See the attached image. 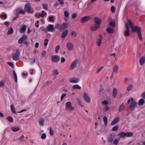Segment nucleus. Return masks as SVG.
<instances>
[{"label": "nucleus", "instance_id": "f257e3e1", "mask_svg": "<svg viewBox=\"0 0 145 145\" xmlns=\"http://www.w3.org/2000/svg\"><path fill=\"white\" fill-rule=\"evenodd\" d=\"M127 103L128 104H130L129 108L131 111H133L135 109L137 105L136 102L133 99L131 98L128 100Z\"/></svg>", "mask_w": 145, "mask_h": 145}, {"label": "nucleus", "instance_id": "f03ea898", "mask_svg": "<svg viewBox=\"0 0 145 145\" xmlns=\"http://www.w3.org/2000/svg\"><path fill=\"white\" fill-rule=\"evenodd\" d=\"M118 136L121 138H123L126 137H130L133 136V134L131 132H121L119 133Z\"/></svg>", "mask_w": 145, "mask_h": 145}, {"label": "nucleus", "instance_id": "7ed1b4c3", "mask_svg": "<svg viewBox=\"0 0 145 145\" xmlns=\"http://www.w3.org/2000/svg\"><path fill=\"white\" fill-rule=\"evenodd\" d=\"M42 30L46 33L48 31L54 32L55 31V28L53 25L50 24L48 25L46 28L42 29Z\"/></svg>", "mask_w": 145, "mask_h": 145}, {"label": "nucleus", "instance_id": "20e7f679", "mask_svg": "<svg viewBox=\"0 0 145 145\" xmlns=\"http://www.w3.org/2000/svg\"><path fill=\"white\" fill-rule=\"evenodd\" d=\"M65 109L67 111H72L74 110V108L72 105L70 101L67 102L65 104Z\"/></svg>", "mask_w": 145, "mask_h": 145}, {"label": "nucleus", "instance_id": "39448f33", "mask_svg": "<svg viewBox=\"0 0 145 145\" xmlns=\"http://www.w3.org/2000/svg\"><path fill=\"white\" fill-rule=\"evenodd\" d=\"M16 52L12 56V58L13 60L16 61H17L19 59V56L20 54L19 50L17 49L16 50Z\"/></svg>", "mask_w": 145, "mask_h": 145}, {"label": "nucleus", "instance_id": "423d86ee", "mask_svg": "<svg viewBox=\"0 0 145 145\" xmlns=\"http://www.w3.org/2000/svg\"><path fill=\"white\" fill-rule=\"evenodd\" d=\"M14 13L16 16H18L20 14H24L25 12L24 10L22 9L21 8H18L15 10Z\"/></svg>", "mask_w": 145, "mask_h": 145}, {"label": "nucleus", "instance_id": "0eeeda50", "mask_svg": "<svg viewBox=\"0 0 145 145\" xmlns=\"http://www.w3.org/2000/svg\"><path fill=\"white\" fill-rule=\"evenodd\" d=\"M123 34L125 37H128L130 35L129 29L127 23H126V29L124 32Z\"/></svg>", "mask_w": 145, "mask_h": 145}, {"label": "nucleus", "instance_id": "6e6552de", "mask_svg": "<svg viewBox=\"0 0 145 145\" xmlns=\"http://www.w3.org/2000/svg\"><path fill=\"white\" fill-rule=\"evenodd\" d=\"M83 97L84 99L87 103H89L90 102L91 99L88 93H85L83 95Z\"/></svg>", "mask_w": 145, "mask_h": 145}, {"label": "nucleus", "instance_id": "1a4fd4ad", "mask_svg": "<svg viewBox=\"0 0 145 145\" xmlns=\"http://www.w3.org/2000/svg\"><path fill=\"white\" fill-rule=\"evenodd\" d=\"M116 136V134L114 133H111L108 137V140L110 142L113 141V140Z\"/></svg>", "mask_w": 145, "mask_h": 145}, {"label": "nucleus", "instance_id": "9d476101", "mask_svg": "<svg viewBox=\"0 0 145 145\" xmlns=\"http://www.w3.org/2000/svg\"><path fill=\"white\" fill-rule=\"evenodd\" d=\"M66 46L68 50L70 51H72L74 49V45L70 42H68L67 43Z\"/></svg>", "mask_w": 145, "mask_h": 145}, {"label": "nucleus", "instance_id": "9b49d317", "mask_svg": "<svg viewBox=\"0 0 145 145\" xmlns=\"http://www.w3.org/2000/svg\"><path fill=\"white\" fill-rule=\"evenodd\" d=\"M90 17L88 16H86L82 18L80 20V22L82 23H84L88 21L90 19Z\"/></svg>", "mask_w": 145, "mask_h": 145}, {"label": "nucleus", "instance_id": "f8f14e48", "mask_svg": "<svg viewBox=\"0 0 145 145\" xmlns=\"http://www.w3.org/2000/svg\"><path fill=\"white\" fill-rule=\"evenodd\" d=\"M80 79L78 78L73 77L69 79V81L70 82L74 83H76L78 82Z\"/></svg>", "mask_w": 145, "mask_h": 145}, {"label": "nucleus", "instance_id": "ddd939ff", "mask_svg": "<svg viewBox=\"0 0 145 145\" xmlns=\"http://www.w3.org/2000/svg\"><path fill=\"white\" fill-rule=\"evenodd\" d=\"M131 28L132 31L133 32H137L138 33L139 32L141 31L140 27H138L137 26H133Z\"/></svg>", "mask_w": 145, "mask_h": 145}, {"label": "nucleus", "instance_id": "4468645a", "mask_svg": "<svg viewBox=\"0 0 145 145\" xmlns=\"http://www.w3.org/2000/svg\"><path fill=\"white\" fill-rule=\"evenodd\" d=\"M27 36L26 35H24L22 36L18 41V43L19 44L22 43L24 41L27 40Z\"/></svg>", "mask_w": 145, "mask_h": 145}, {"label": "nucleus", "instance_id": "2eb2a0df", "mask_svg": "<svg viewBox=\"0 0 145 145\" xmlns=\"http://www.w3.org/2000/svg\"><path fill=\"white\" fill-rule=\"evenodd\" d=\"M78 62L77 59H76L71 64L70 69L71 70L73 69L76 67Z\"/></svg>", "mask_w": 145, "mask_h": 145}, {"label": "nucleus", "instance_id": "dca6fc26", "mask_svg": "<svg viewBox=\"0 0 145 145\" xmlns=\"http://www.w3.org/2000/svg\"><path fill=\"white\" fill-rule=\"evenodd\" d=\"M60 57L56 55L52 56L51 57V60L54 62H58L60 59Z\"/></svg>", "mask_w": 145, "mask_h": 145}, {"label": "nucleus", "instance_id": "f3484780", "mask_svg": "<svg viewBox=\"0 0 145 145\" xmlns=\"http://www.w3.org/2000/svg\"><path fill=\"white\" fill-rule=\"evenodd\" d=\"M99 26L95 24L92 25L90 27V30L92 31H96L99 27Z\"/></svg>", "mask_w": 145, "mask_h": 145}, {"label": "nucleus", "instance_id": "a211bd4d", "mask_svg": "<svg viewBox=\"0 0 145 145\" xmlns=\"http://www.w3.org/2000/svg\"><path fill=\"white\" fill-rule=\"evenodd\" d=\"M31 9V7L30 3H27L26 4L25 6V11L29 13L30 12Z\"/></svg>", "mask_w": 145, "mask_h": 145}, {"label": "nucleus", "instance_id": "6ab92c4d", "mask_svg": "<svg viewBox=\"0 0 145 145\" xmlns=\"http://www.w3.org/2000/svg\"><path fill=\"white\" fill-rule=\"evenodd\" d=\"M46 13L43 10L42 12V14H35V16L38 18H39L40 17H43L44 15H46Z\"/></svg>", "mask_w": 145, "mask_h": 145}, {"label": "nucleus", "instance_id": "aec40b11", "mask_svg": "<svg viewBox=\"0 0 145 145\" xmlns=\"http://www.w3.org/2000/svg\"><path fill=\"white\" fill-rule=\"evenodd\" d=\"M139 62L140 65H142L145 63V56H143L141 57L139 59Z\"/></svg>", "mask_w": 145, "mask_h": 145}, {"label": "nucleus", "instance_id": "412c9836", "mask_svg": "<svg viewBox=\"0 0 145 145\" xmlns=\"http://www.w3.org/2000/svg\"><path fill=\"white\" fill-rule=\"evenodd\" d=\"M120 120V118L119 117H117L114 120H113L111 123V125H114L115 124L118 123Z\"/></svg>", "mask_w": 145, "mask_h": 145}, {"label": "nucleus", "instance_id": "4be33fe9", "mask_svg": "<svg viewBox=\"0 0 145 145\" xmlns=\"http://www.w3.org/2000/svg\"><path fill=\"white\" fill-rule=\"evenodd\" d=\"M111 99H109L108 101L104 100L102 102V104L103 105H107L109 104L111 105Z\"/></svg>", "mask_w": 145, "mask_h": 145}, {"label": "nucleus", "instance_id": "5701e85b", "mask_svg": "<svg viewBox=\"0 0 145 145\" xmlns=\"http://www.w3.org/2000/svg\"><path fill=\"white\" fill-rule=\"evenodd\" d=\"M64 14L65 17L64 18V20L65 21L67 22L69 18V12L67 11H65L64 12Z\"/></svg>", "mask_w": 145, "mask_h": 145}, {"label": "nucleus", "instance_id": "b1692460", "mask_svg": "<svg viewBox=\"0 0 145 145\" xmlns=\"http://www.w3.org/2000/svg\"><path fill=\"white\" fill-rule=\"evenodd\" d=\"M90 9L89 6L88 4H86L83 8V11L85 12L89 10Z\"/></svg>", "mask_w": 145, "mask_h": 145}, {"label": "nucleus", "instance_id": "393cba45", "mask_svg": "<svg viewBox=\"0 0 145 145\" xmlns=\"http://www.w3.org/2000/svg\"><path fill=\"white\" fill-rule=\"evenodd\" d=\"M68 25L67 23H63L60 26V29L64 30L67 28Z\"/></svg>", "mask_w": 145, "mask_h": 145}, {"label": "nucleus", "instance_id": "a878e982", "mask_svg": "<svg viewBox=\"0 0 145 145\" xmlns=\"http://www.w3.org/2000/svg\"><path fill=\"white\" fill-rule=\"evenodd\" d=\"M119 69V67L118 65H115L113 69V72L115 73H117L118 72V70Z\"/></svg>", "mask_w": 145, "mask_h": 145}, {"label": "nucleus", "instance_id": "bb28decb", "mask_svg": "<svg viewBox=\"0 0 145 145\" xmlns=\"http://www.w3.org/2000/svg\"><path fill=\"white\" fill-rule=\"evenodd\" d=\"M26 29V27L25 25H23L22 27L19 30L20 32L21 33H23L25 32Z\"/></svg>", "mask_w": 145, "mask_h": 145}, {"label": "nucleus", "instance_id": "cd10ccee", "mask_svg": "<svg viewBox=\"0 0 145 145\" xmlns=\"http://www.w3.org/2000/svg\"><path fill=\"white\" fill-rule=\"evenodd\" d=\"M44 120L42 118H41L39 120V125L41 126H43L44 124Z\"/></svg>", "mask_w": 145, "mask_h": 145}, {"label": "nucleus", "instance_id": "c85d7f7f", "mask_svg": "<svg viewBox=\"0 0 145 145\" xmlns=\"http://www.w3.org/2000/svg\"><path fill=\"white\" fill-rule=\"evenodd\" d=\"M94 22L95 23L94 24L100 25V19L97 17H95L94 18Z\"/></svg>", "mask_w": 145, "mask_h": 145}, {"label": "nucleus", "instance_id": "c756f323", "mask_svg": "<svg viewBox=\"0 0 145 145\" xmlns=\"http://www.w3.org/2000/svg\"><path fill=\"white\" fill-rule=\"evenodd\" d=\"M106 31L108 33H112L114 32V29L109 27H107L106 29Z\"/></svg>", "mask_w": 145, "mask_h": 145}, {"label": "nucleus", "instance_id": "7c9ffc66", "mask_svg": "<svg viewBox=\"0 0 145 145\" xmlns=\"http://www.w3.org/2000/svg\"><path fill=\"white\" fill-rule=\"evenodd\" d=\"M145 101L143 99H140L138 102V104L139 106L143 105L145 103Z\"/></svg>", "mask_w": 145, "mask_h": 145}, {"label": "nucleus", "instance_id": "2f4dec72", "mask_svg": "<svg viewBox=\"0 0 145 145\" xmlns=\"http://www.w3.org/2000/svg\"><path fill=\"white\" fill-rule=\"evenodd\" d=\"M68 31L67 30L64 31L62 33L61 38H65L68 35Z\"/></svg>", "mask_w": 145, "mask_h": 145}, {"label": "nucleus", "instance_id": "473e14b6", "mask_svg": "<svg viewBox=\"0 0 145 145\" xmlns=\"http://www.w3.org/2000/svg\"><path fill=\"white\" fill-rule=\"evenodd\" d=\"M125 105L124 104H122L120 105L119 106L118 111L119 112H122L124 109Z\"/></svg>", "mask_w": 145, "mask_h": 145}, {"label": "nucleus", "instance_id": "72a5a7b5", "mask_svg": "<svg viewBox=\"0 0 145 145\" xmlns=\"http://www.w3.org/2000/svg\"><path fill=\"white\" fill-rule=\"evenodd\" d=\"M117 94V89L116 88H113V96L114 98H116Z\"/></svg>", "mask_w": 145, "mask_h": 145}, {"label": "nucleus", "instance_id": "f704fd0d", "mask_svg": "<svg viewBox=\"0 0 145 145\" xmlns=\"http://www.w3.org/2000/svg\"><path fill=\"white\" fill-rule=\"evenodd\" d=\"M20 129L19 127L16 126H14L13 127L12 129V131L14 132H17Z\"/></svg>", "mask_w": 145, "mask_h": 145}, {"label": "nucleus", "instance_id": "c9c22d12", "mask_svg": "<svg viewBox=\"0 0 145 145\" xmlns=\"http://www.w3.org/2000/svg\"><path fill=\"white\" fill-rule=\"evenodd\" d=\"M72 88L73 89H80L81 88V87L80 86L77 84L74 85Z\"/></svg>", "mask_w": 145, "mask_h": 145}, {"label": "nucleus", "instance_id": "e433bc0d", "mask_svg": "<svg viewBox=\"0 0 145 145\" xmlns=\"http://www.w3.org/2000/svg\"><path fill=\"white\" fill-rule=\"evenodd\" d=\"M110 109V107L108 105H106L104 106L103 110L104 112H106Z\"/></svg>", "mask_w": 145, "mask_h": 145}, {"label": "nucleus", "instance_id": "4c0bfd02", "mask_svg": "<svg viewBox=\"0 0 145 145\" xmlns=\"http://www.w3.org/2000/svg\"><path fill=\"white\" fill-rule=\"evenodd\" d=\"M13 73L14 75V81L16 82H17V76L16 73L14 70L13 71Z\"/></svg>", "mask_w": 145, "mask_h": 145}, {"label": "nucleus", "instance_id": "58836bf2", "mask_svg": "<svg viewBox=\"0 0 145 145\" xmlns=\"http://www.w3.org/2000/svg\"><path fill=\"white\" fill-rule=\"evenodd\" d=\"M103 120L104 122V124L105 125H106L108 123V119L106 116H105L103 117Z\"/></svg>", "mask_w": 145, "mask_h": 145}, {"label": "nucleus", "instance_id": "ea45409f", "mask_svg": "<svg viewBox=\"0 0 145 145\" xmlns=\"http://www.w3.org/2000/svg\"><path fill=\"white\" fill-rule=\"evenodd\" d=\"M120 139L119 138H118L115 139L113 141V143L115 145H117Z\"/></svg>", "mask_w": 145, "mask_h": 145}, {"label": "nucleus", "instance_id": "a19ab883", "mask_svg": "<svg viewBox=\"0 0 145 145\" xmlns=\"http://www.w3.org/2000/svg\"><path fill=\"white\" fill-rule=\"evenodd\" d=\"M10 108L12 112L14 114H16V112L15 111L14 106L13 105H11Z\"/></svg>", "mask_w": 145, "mask_h": 145}, {"label": "nucleus", "instance_id": "79ce46f5", "mask_svg": "<svg viewBox=\"0 0 145 145\" xmlns=\"http://www.w3.org/2000/svg\"><path fill=\"white\" fill-rule=\"evenodd\" d=\"M133 88V86L131 84L129 85L127 87V90L129 91L131 90Z\"/></svg>", "mask_w": 145, "mask_h": 145}, {"label": "nucleus", "instance_id": "37998d69", "mask_svg": "<svg viewBox=\"0 0 145 145\" xmlns=\"http://www.w3.org/2000/svg\"><path fill=\"white\" fill-rule=\"evenodd\" d=\"M7 119L10 122L12 123L13 121V118L10 116H8L7 118Z\"/></svg>", "mask_w": 145, "mask_h": 145}, {"label": "nucleus", "instance_id": "c03bdc74", "mask_svg": "<svg viewBox=\"0 0 145 145\" xmlns=\"http://www.w3.org/2000/svg\"><path fill=\"white\" fill-rule=\"evenodd\" d=\"M13 32V30L12 28H11L10 29H9L7 32V35H11Z\"/></svg>", "mask_w": 145, "mask_h": 145}, {"label": "nucleus", "instance_id": "a18cd8bd", "mask_svg": "<svg viewBox=\"0 0 145 145\" xmlns=\"http://www.w3.org/2000/svg\"><path fill=\"white\" fill-rule=\"evenodd\" d=\"M128 22V24L127 25H129L131 27V28L132 27H133V23H132V22H131L130 20H127Z\"/></svg>", "mask_w": 145, "mask_h": 145}, {"label": "nucleus", "instance_id": "49530a36", "mask_svg": "<svg viewBox=\"0 0 145 145\" xmlns=\"http://www.w3.org/2000/svg\"><path fill=\"white\" fill-rule=\"evenodd\" d=\"M42 7L45 10H47L48 9V5L46 4H42Z\"/></svg>", "mask_w": 145, "mask_h": 145}, {"label": "nucleus", "instance_id": "de8ad7c7", "mask_svg": "<svg viewBox=\"0 0 145 145\" xmlns=\"http://www.w3.org/2000/svg\"><path fill=\"white\" fill-rule=\"evenodd\" d=\"M137 34L138 38L140 40H142V39L141 34V31L139 32Z\"/></svg>", "mask_w": 145, "mask_h": 145}, {"label": "nucleus", "instance_id": "09e8293b", "mask_svg": "<svg viewBox=\"0 0 145 145\" xmlns=\"http://www.w3.org/2000/svg\"><path fill=\"white\" fill-rule=\"evenodd\" d=\"M53 72V74L54 75H55L56 76L59 74V71L57 69H56Z\"/></svg>", "mask_w": 145, "mask_h": 145}, {"label": "nucleus", "instance_id": "8fccbe9b", "mask_svg": "<svg viewBox=\"0 0 145 145\" xmlns=\"http://www.w3.org/2000/svg\"><path fill=\"white\" fill-rule=\"evenodd\" d=\"M54 16H52L49 17L48 18L49 21L52 22H54Z\"/></svg>", "mask_w": 145, "mask_h": 145}, {"label": "nucleus", "instance_id": "3c124183", "mask_svg": "<svg viewBox=\"0 0 145 145\" xmlns=\"http://www.w3.org/2000/svg\"><path fill=\"white\" fill-rule=\"evenodd\" d=\"M7 64L10 66L12 67L13 68H14V64L12 62H8Z\"/></svg>", "mask_w": 145, "mask_h": 145}, {"label": "nucleus", "instance_id": "603ef678", "mask_svg": "<svg viewBox=\"0 0 145 145\" xmlns=\"http://www.w3.org/2000/svg\"><path fill=\"white\" fill-rule=\"evenodd\" d=\"M109 25L112 27H114L115 26V22L113 21H112L109 23Z\"/></svg>", "mask_w": 145, "mask_h": 145}, {"label": "nucleus", "instance_id": "864d4df0", "mask_svg": "<svg viewBox=\"0 0 145 145\" xmlns=\"http://www.w3.org/2000/svg\"><path fill=\"white\" fill-rule=\"evenodd\" d=\"M46 137V135L45 133H43L42 134L41 136V138L42 139H45Z\"/></svg>", "mask_w": 145, "mask_h": 145}, {"label": "nucleus", "instance_id": "5fc2aeb1", "mask_svg": "<svg viewBox=\"0 0 145 145\" xmlns=\"http://www.w3.org/2000/svg\"><path fill=\"white\" fill-rule=\"evenodd\" d=\"M118 128V126H116L113 127L112 129V130L113 131H117Z\"/></svg>", "mask_w": 145, "mask_h": 145}, {"label": "nucleus", "instance_id": "6e6d98bb", "mask_svg": "<svg viewBox=\"0 0 145 145\" xmlns=\"http://www.w3.org/2000/svg\"><path fill=\"white\" fill-rule=\"evenodd\" d=\"M60 46L59 45L57 46H56V49H55V52L56 53H57L58 52V50L60 48Z\"/></svg>", "mask_w": 145, "mask_h": 145}, {"label": "nucleus", "instance_id": "4d7b16f0", "mask_svg": "<svg viewBox=\"0 0 145 145\" xmlns=\"http://www.w3.org/2000/svg\"><path fill=\"white\" fill-rule=\"evenodd\" d=\"M48 40L47 39H46L44 40V45L45 46H46L48 44Z\"/></svg>", "mask_w": 145, "mask_h": 145}, {"label": "nucleus", "instance_id": "13d9d810", "mask_svg": "<svg viewBox=\"0 0 145 145\" xmlns=\"http://www.w3.org/2000/svg\"><path fill=\"white\" fill-rule=\"evenodd\" d=\"M111 10L112 13L114 12L115 11V8L114 6H112L111 8Z\"/></svg>", "mask_w": 145, "mask_h": 145}, {"label": "nucleus", "instance_id": "bf43d9fd", "mask_svg": "<svg viewBox=\"0 0 145 145\" xmlns=\"http://www.w3.org/2000/svg\"><path fill=\"white\" fill-rule=\"evenodd\" d=\"M52 82V81H48L45 84V85L46 86H48L50 85Z\"/></svg>", "mask_w": 145, "mask_h": 145}, {"label": "nucleus", "instance_id": "052dcab7", "mask_svg": "<svg viewBox=\"0 0 145 145\" xmlns=\"http://www.w3.org/2000/svg\"><path fill=\"white\" fill-rule=\"evenodd\" d=\"M1 18H3L4 19H6L7 18V15L5 14H3L1 15Z\"/></svg>", "mask_w": 145, "mask_h": 145}, {"label": "nucleus", "instance_id": "680f3d73", "mask_svg": "<svg viewBox=\"0 0 145 145\" xmlns=\"http://www.w3.org/2000/svg\"><path fill=\"white\" fill-rule=\"evenodd\" d=\"M77 16V15L76 13H74L72 15V17L73 19L76 18Z\"/></svg>", "mask_w": 145, "mask_h": 145}, {"label": "nucleus", "instance_id": "e2e57ef3", "mask_svg": "<svg viewBox=\"0 0 145 145\" xmlns=\"http://www.w3.org/2000/svg\"><path fill=\"white\" fill-rule=\"evenodd\" d=\"M66 95V94H63L62 95H61V101H62L63 99L65 97Z\"/></svg>", "mask_w": 145, "mask_h": 145}, {"label": "nucleus", "instance_id": "0e129e2a", "mask_svg": "<svg viewBox=\"0 0 145 145\" xmlns=\"http://www.w3.org/2000/svg\"><path fill=\"white\" fill-rule=\"evenodd\" d=\"M46 51H43L42 53V56L44 57L46 54Z\"/></svg>", "mask_w": 145, "mask_h": 145}, {"label": "nucleus", "instance_id": "69168bd1", "mask_svg": "<svg viewBox=\"0 0 145 145\" xmlns=\"http://www.w3.org/2000/svg\"><path fill=\"white\" fill-rule=\"evenodd\" d=\"M50 133L51 135L52 136L54 135V132L51 129V128H50Z\"/></svg>", "mask_w": 145, "mask_h": 145}, {"label": "nucleus", "instance_id": "338daca9", "mask_svg": "<svg viewBox=\"0 0 145 145\" xmlns=\"http://www.w3.org/2000/svg\"><path fill=\"white\" fill-rule=\"evenodd\" d=\"M71 35L72 36H74V37H76V33L75 31H73L71 33Z\"/></svg>", "mask_w": 145, "mask_h": 145}, {"label": "nucleus", "instance_id": "774afa93", "mask_svg": "<svg viewBox=\"0 0 145 145\" xmlns=\"http://www.w3.org/2000/svg\"><path fill=\"white\" fill-rule=\"evenodd\" d=\"M141 97H142L143 99H145V92L143 93L141 95Z\"/></svg>", "mask_w": 145, "mask_h": 145}]
</instances>
